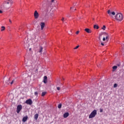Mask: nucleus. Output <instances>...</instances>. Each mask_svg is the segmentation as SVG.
Returning <instances> with one entry per match:
<instances>
[{
    "label": "nucleus",
    "mask_w": 124,
    "mask_h": 124,
    "mask_svg": "<svg viewBox=\"0 0 124 124\" xmlns=\"http://www.w3.org/2000/svg\"><path fill=\"white\" fill-rule=\"evenodd\" d=\"M117 68H118V66H114L112 67L113 71H115L116 70V69H117Z\"/></svg>",
    "instance_id": "obj_18"
},
{
    "label": "nucleus",
    "mask_w": 124,
    "mask_h": 124,
    "mask_svg": "<svg viewBox=\"0 0 124 124\" xmlns=\"http://www.w3.org/2000/svg\"><path fill=\"white\" fill-rule=\"evenodd\" d=\"M47 93V92H44L42 93V96H45V94Z\"/></svg>",
    "instance_id": "obj_19"
},
{
    "label": "nucleus",
    "mask_w": 124,
    "mask_h": 124,
    "mask_svg": "<svg viewBox=\"0 0 124 124\" xmlns=\"http://www.w3.org/2000/svg\"><path fill=\"white\" fill-rule=\"evenodd\" d=\"M6 83H7V85H9V79L6 81Z\"/></svg>",
    "instance_id": "obj_25"
},
{
    "label": "nucleus",
    "mask_w": 124,
    "mask_h": 124,
    "mask_svg": "<svg viewBox=\"0 0 124 124\" xmlns=\"http://www.w3.org/2000/svg\"><path fill=\"white\" fill-rule=\"evenodd\" d=\"M34 95H35L36 96H38V92H34Z\"/></svg>",
    "instance_id": "obj_21"
},
{
    "label": "nucleus",
    "mask_w": 124,
    "mask_h": 124,
    "mask_svg": "<svg viewBox=\"0 0 124 124\" xmlns=\"http://www.w3.org/2000/svg\"><path fill=\"white\" fill-rule=\"evenodd\" d=\"M36 72H38V69H36Z\"/></svg>",
    "instance_id": "obj_33"
},
{
    "label": "nucleus",
    "mask_w": 124,
    "mask_h": 124,
    "mask_svg": "<svg viewBox=\"0 0 124 124\" xmlns=\"http://www.w3.org/2000/svg\"><path fill=\"white\" fill-rule=\"evenodd\" d=\"M105 29H106V26L105 25H104L103 27L102 28V30H103L104 31H105Z\"/></svg>",
    "instance_id": "obj_22"
},
{
    "label": "nucleus",
    "mask_w": 124,
    "mask_h": 124,
    "mask_svg": "<svg viewBox=\"0 0 124 124\" xmlns=\"http://www.w3.org/2000/svg\"><path fill=\"white\" fill-rule=\"evenodd\" d=\"M104 37L103 38V41H106L108 42L109 41V34L107 33H104Z\"/></svg>",
    "instance_id": "obj_3"
},
{
    "label": "nucleus",
    "mask_w": 124,
    "mask_h": 124,
    "mask_svg": "<svg viewBox=\"0 0 124 124\" xmlns=\"http://www.w3.org/2000/svg\"><path fill=\"white\" fill-rule=\"evenodd\" d=\"M101 36H102V34H100L99 35V37H98L99 40H101Z\"/></svg>",
    "instance_id": "obj_20"
},
{
    "label": "nucleus",
    "mask_w": 124,
    "mask_h": 124,
    "mask_svg": "<svg viewBox=\"0 0 124 124\" xmlns=\"http://www.w3.org/2000/svg\"><path fill=\"white\" fill-rule=\"evenodd\" d=\"M13 83H14V81L13 80L11 82V85H12V84H13Z\"/></svg>",
    "instance_id": "obj_31"
},
{
    "label": "nucleus",
    "mask_w": 124,
    "mask_h": 124,
    "mask_svg": "<svg viewBox=\"0 0 124 124\" xmlns=\"http://www.w3.org/2000/svg\"><path fill=\"white\" fill-rule=\"evenodd\" d=\"M31 48H30V51H31Z\"/></svg>",
    "instance_id": "obj_38"
},
{
    "label": "nucleus",
    "mask_w": 124,
    "mask_h": 124,
    "mask_svg": "<svg viewBox=\"0 0 124 124\" xmlns=\"http://www.w3.org/2000/svg\"><path fill=\"white\" fill-rule=\"evenodd\" d=\"M117 87H118V84H117V83H115L113 85L114 88H117Z\"/></svg>",
    "instance_id": "obj_23"
},
{
    "label": "nucleus",
    "mask_w": 124,
    "mask_h": 124,
    "mask_svg": "<svg viewBox=\"0 0 124 124\" xmlns=\"http://www.w3.org/2000/svg\"><path fill=\"white\" fill-rule=\"evenodd\" d=\"M61 20H62V22H63L64 21V18L62 17Z\"/></svg>",
    "instance_id": "obj_30"
},
{
    "label": "nucleus",
    "mask_w": 124,
    "mask_h": 124,
    "mask_svg": "<svg viewBox=\"0 0 124 124\" xmlns=\"http://www.w3.org/2000/svg\"><path fill=\"white\" fill-rule=\"evenodd\" d=\"M75 10H76V9H75Z\"/></svg>",
    "instance_id": "obj_40"
},
{
    "label": "nucleus",
    "mask_w": 124,
    "mask_h": 124,
    "mask_svg": "<svg viewBox=\"0 0 124 124\" xmlns=\"http://www.w3.org/2000/svg\"><path fill=\"white\" fill-rule=\"evenodd\" d=\"M5 31V27L4 26H1V31Z\"/></svg>",
    "instance_id": "obj_16"
},
{
    "label": "nucleus",
    "mask_w": 124,
    "mask_h": 124,
    "mask_svg": "<svg viewBox=\"0 0 124 124\" xmlns=\"http://www.w3.org/2000/svg\"><path fill=\"white\" fill-rule=\"evenodd\" d=\"M43 50V47L42 46H40L39 52L42 54Z\"/></svg>",
    "instance_id": "obj_14"
},
{
    "label": "nucleus",
    "mask_w": 124,
    "mask_h": 124,
    "mask_svg": "<svg viewBox=\"0 0 124 124\" xmlns=\"http://www.w3.org/2000/svg\"><path fill=\"white\" fill-rule=\"evenodd\" d=\"M40 25L41 27V30L42 31L43 29H44V27H45V23L44 22H41Z\"/></svg>",
    "instance_id": "obj_10"
},
{
    "label": "nucleus",
    "mask_w": 124,
    "mask_h": 124,
    "mask_svg": "<svg viewBox=\"0 0 124 124\" xmlns=\"http://www.w3.org/2000/svg\"><path fill=\"white\" fill-rule=\"evenodd\" d=\"M68 116H69V113L68 112H65L64 114H63V118H67V117H68Z\"/></svg>",
    "instance_id": "obj_12"
},
{
    "label": "nucleus",
    "mask_w": 124,
    "mask_h": 124,
    "mask_svg": "<svg viewBox=\"0 0 124 124\" xmlns=\"http://www.w3.org/2000/svg\"><path fill=\"white\" fill-rule=\"evenodd\" d=\"M58 108H59V109H61V108H62V104H60L58 105Z\"/></svg>",
    "instance_id": "obj_24"
},
{
    "label": "nucleus",
    "mask_w": 124,
    "mask_h": 124,
    "mask_svg": "<svg viewBox=\"0 0 124 124\" xmlns=\"http://www.w3.org/2000/svg\"><path fill=\"white\" fill-rule=\"evenodd\" d=\"M97 114V111L96 110H93L91 114L89 116V119H93V118H94L95 116H96V114Z\"/></svg>",
    "instance_id": "obj_2"
},
{
    "label": "nucleus",
    "mask_w": 124,
    "mask_h": 124,
    "mask_svg": "<svg viewBox=\"0 0 124 124\" xmlns=\"http://www.w3.org/2000/svg\"><path fill=\"white\" fill-rule=\"evenodd\" d=\"M101 45H102V46H104V44H103V43H101Z\"/></svg>",
    "instance_id": "obj_32"
},
{
    "label": "nucleus",
    "mask_w": 124,
    "mask_h": 124,
    "mask_svg": "<svg viewBox=\"0 0 124 124\" xmlns=\"http://www.w3.org/2000/svg\"><path fill=\"white\" fill-rule=\"evenodd\" d=\"M108 15H109V16H112V15H113V16L116 15V13H115L114 12H111L110 11V10H108Z\"/></svg>",
    "instance_id": "obj_7"
},
{
    "label": "nucleus",
    "mask_w": 124,
    "mask_h": 124,
    "mask_svg": "<svg viewBox=\"0 0 124 124\" xmlns=\"http://www.w3.org/2000/svg\"><path fill=\"white\" fill-rule=\"evenodd\" d=\"M22 109H23V107L22 106V105H19L17 106L16 112L17 113V114H19V113L21 112V110H22Z\"/></svg>",
    "instance_id": "obj_4"
},
{
    "label": "nucleus",
    "mask_w": 124,
    "mask_h": 124,
    "mask_svg": "<svg viewBox=\"0 0 124 124\" xmlns=\"http://www.w3.org/2000/svg\"><path fill=\"white\" fill-rule=\"evenodd\" d=\"M57 90H58V91H60L61 90V88L60 87H57Z\"/></svg>",
    "instance_id": "obj_27"
},
{
    "label": "nucleus",
    "mask_w": 124,
    "mask_h": 124,
    "mask_svg": "<svg viewBox=\"0 0 124 124\" xmlns=\"http://www.w3.org/2000/svg\"><path fill=\"white\" fill-rule=\"evenodd\" d=\"M79 48V46H77L75 47L74 48V50H76V49H78Z\"/></svg>",
    "instance_id": "obj_26"
},
{
    "label": "nucleus",
    "mask_w": 124,
    "mask_h": 124,
    "mask_svg": "<svg viewBox=\"0 0 124 124\" xmlns=\"http://www.w3.org/2000/svg\"><path fill=\"white\" fill-rule=\"evenodd\" d=\"M44 83H45V84L47 83V76H45L44 77Z\"/></svg>",
    "instance_id": "obj_13"
},
{
    "label": "nucleus",
    "mask_w": 124,
    "mask_h": 124,
    "mask_svg": "<svg viewBox=\"0 0 124 124\" xmlns=\"http://www.w3.org/2000/svg\"><path fill=\"white\" fill-rule=\"evenodd\" d=\"M51 16L52 17L54 16V15L53 14H51Z\"/></svg>",
    "instance_id": "obj_36"
},
{
    "label": "nucleus",
    "mask_w": 124,
    "mask_h": 124,
    "mask_svg": "<svg viewBox=\"0 0 124 124\" xmlns=\"http://www.w3.org/2000/svg\"><path fill=\"white\" fill-rule=\"evenodd\" d=\"M29 42V40H27L24 42V46L25 48H29V46H30V43Z\"/></svg>",
    "instance_id": "obj_5"
},
{
    "label": "nucleus",
    "mask_w": 124,
    "mask_h": 124,
    "mask_svg": "<svg viewBox=\"0 0 124 124\" xmlns=\"http://www.w3.org/2000/svg\"><path fill=\"white\" fill-rule=\"evenodd\" d=\"M71 9H72V7H71Z\"/></svg>",
    "instance_id": "obj_39"
},
{
    "label": "nucleus",
    "mask_w": 124,
    "mask_h": 124,
    "mask_svg": "<svg viewBox=\"0 0 124 124\" xmlns=\"http://www.w3.org/2000/svg\"><path fill=\"white\" fill-rule=\"evenodd\" d=\"M54 0H51V2H54Z\"/></svg>",
    "instance_id": "obj_37"
},
{
    "label": "nucleus",
    "mask_w": 124,
    "mask_h": 124,
    "mask_svg": "<svg viewBox=\"0 0 124 124\" xmlns=\"http://www.w3.org/2000/svg\"><path fill=\"white\" fill-rule=\"evenodd\" d=\"M9 22H10V23H11H11H12V21L10 19H9Z\"/></svg>",
    "instance_id": "obj_34"
},
{
    "label": "nucleus",
    "mask_w": 124,
    "mask_h": 124,
    "mask_svg": "<svg viewBox=\"0 0 124 124\" xmlns=\"http://www.w3.org/2000/svg\"><path fill=\"white\" fill-rule=\"evenodd\" d=\"M1 13H2V11L0 10V14H1Z\"/></svg>",
    "instance_id": "obj_35"
},
{
    "label": "nucleus",
    "mask_w": 124,
    "mask_h": 124,
    "mask_svg": "<svg viewBox=\"0 0 124 124\" xmlns=\"http://www.w3.org/2000/svg\"><path fill=\"white\" fill-rule=\"evenodd\" d=\"M79 32H80L79 31H77L76 32V34H79Z\"/></svg>",
    "instance_id": "obj_29"
},
{
    "label": "nucleus",
    "mask_w": 124,
    "mask_h": 124,
    "mask_svg": "<svg viewBox=\"0 0 124 124\" xmlns=\"http://www.w3.org/2000/svg\"><path fill=\"white\" fill-rule=\"evenodd\" d=\"M34 16L35 19H37V18L39 17V14H38V12H37V11H35L34 12Z\"/></svg>",
    "instance_id": "obj_8"
},
{
    "label": "nucleus",
    "mask_w": 124,
    "mask_h": 124,
    "mask_svg": "<svg viewBox=\"0 0 124 124\" xmlns=\"http://www.w3.org/2000/svg\"><path fill=\"white\" fill-rule=\"evenodd\" d=\"M100 113H102V112H103V110L102 109H101L100 110Z\"/></svg>",
    "instance_id": "obj_28"
},
{
    "label": "nucleus",
    "mask_w": 124,
    "mask_h": 124,
    "mask_svg": "<svg viewBox=\"0 0 124 124\" xmlns=\"http://www.w3.org/2000/svg\"><path fill=\"white\" fill-rule=\"evenodd\" d=\"M27 120H28V116H25L22 119V122H23V123H25V122H27Z\"/></svg>",
    "instance_id": "obj_11"
},
{
    "label": "nucleus",
    "mask_w": 124,
    "mask_h": 124,
    "mask_svg": "<svg viewBox=\"0 0 124 124\" xmlns=\"http://www.w3.org/2000/svg\"><path fill=\"white\" fill-rule=\"evenodd\" d=\"M93 28L94 29H96V30H98V29H99V27L97 25H94Z\"/></svg>",
    "instance_id": "obj_15"
},
{
    "label": "nucleus",
    "mask_w": 124,
    "mask_h": 124,
    "mask_svg": "<svg viewBox=\"0 0 124 124\" xmlns=\"http://www.w3.org/2000/svg\"><path fill=\"white\" fill-rule=\"evenodd\" d=\"M25 103L28 105H31V104H32V101L31 99H29L26 101Z\"/></svg>",
    "instance_id": "obj_6"
},
{
    "label": "nucleus",
    "mask_w": 124,
    "mask_h": 124,
    "mask_svg": "<svg viewBox=\"0 0 124 124\" xmlns=\"http://www.w3.org/2000/svg\"><path fill=\"white\" fill-rule=\"evenodd\" d=\"M115 19L117 21H120V22L123 21V19H124L123 14L121 13L117 14L115 16Z\"/></svg>",
    "instance_id": "obj_1"
},
{
    "label": "nucleus",
    "mask_w": 124,
    "mask_h": 124,
    "mask_svg": "<svg viewBox=\"0 0 124 124\" xmlns=\"http://www.w3.org/2000/svg\"><path fill=\"white\" fill-rule=\"evenodd\" d=\"M85 31L87 33H92V30H91L90 29L86 28L85 29Z\"/></svg>",
    "instance_id": "obj_9"
},
{
    "label": "nucleus",
    "mask_w": 124,
    "mask_h": 124,
    "mask_svg": "<svg viewBox=\"0 0 124 124\" xmlns=\"http://www.w3.org/2000/svg\"><path fill=\"white\" fill-rule=\"evenodd\" d=\"M34 117L35 120H37V119H38V114H35Z\"/></svg>",
    "instance_id": "obj_17"
}]
</instances>
